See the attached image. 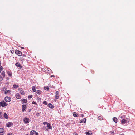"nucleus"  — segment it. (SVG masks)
Masks as SVG:
<instances>
[{
  "label": "nucleus",
  "instance_id": "1",
  "mask_svg": "<svg viewBox=\"0 0 135 135\" xmlns=\"http://www.w3.org/2000/svg\"><path fill=\"white\" fill-rule=\"evenodd\" d=\"M0 104L2 107H4L7 105L8 104L6 103L4 101H2L0 102Z\"/></svg>",
  "mask_w": 135,
  "mask_h": 135
},
{
  "label": "nucleus",
  "instance_id": "2",
  "mask_svg": "<svg viewBox=\"0 0 135 135\" xmlns=\"http://www.w3.org/2000/svg\"><path fill=\"white\" fill-rule=\"evenodd\" d=\"M15 53L19 56H21L22 55V52L18 50H16L15 51Z\"/></svg>",
  "mask_w": 135,
  "mask_h": 135
},
{
  "label": "nucleus",
  "instance_id": "3",
  "mask_svg": "<svg viewBox=\"0 0 135 135\" xmlns=\"http://www.w3.org/2000/svg\"><path fill=\"white\" fill-rule=\"evenodd\" d=\"M129 120L128 119H127L126 120L124 119H123L121 121V123L122 124H124L125 123L127 122H129Z\"/></svg>",
  "mask_w": 135,
  "mask_h": 135
},
{
  "label": "nucleus",
  "instance_id": "4",
  "mask_svg": "<svg viewBox=\"0 0 135 135\" xmlns=\"http://www.w3.org/2000/svg\"><path fill=\"white\" fill-rule=\"evenodd\" d=\"M5 100L6 102H9L11 100V99L10 97H6L5 98Z\"/></svg>",
  "mask_w": 135,
  "mask_h": 135
},
{
  "label": "nucleus",
  "instance_id": "5",
  "mask_svg": "<svg viewBox=\"0 0 135 135\" xmlns=\"http://www.w3.org/2000/svg\"><path fill=\"white\" fill-rule=\"evenodd\" d=\"M30 134L31 135H38V134L36 133L35 131L34 130L30 132Z\"/></svg>",
  "mask_w": 135,
  "mask_h": 135
},
{
  "label": "nucleus",
  "instance_id": "6",
  "mask_svg": "<svg viewBox=\"0 0 135 135\" xmlns=\"http://www.w3.org/2000/svg\"><path fill=\"white\" fill-rule=\"evenodd\" d=\"M23 121L25 123H29V119L28 118H24Z\"/></svg>",
  "mask_w": 135,
  "mask_h": 135
},
{
  "label": "nucleus",
  "instance_id": "7",
  "mask_svg": "<svg viewBox=\"0 0 135 135\" xmlns=\"http://www.w3.org/2000/svg\"><path fill=\"white\" fill-rule=\"evenodd\" d=\"M18 89L19 90H20V93L22 95H24L25 92L22 88H20Z\"/></svg>",
  "mask_w": 135,
  "mask_h": 135
},
{
  "label": "nucleus",
  "instance_id": "8",
  "mask_svg": "<svg viewBox=\"0 0 135 135\" xmlns=\"http://www.w3.org/2000/svg\"><path fill=\"white\" fill-rule=\"evenodd\" d=\"M4 129L3 128H0V133H2L1 134V135H3L4 134Z\"/></svg>",
  "mask_w": 135,
  "mask_h": 135
},
{
  "label": "nucleus",
  "instance_id": "9",
  "mask_svg": "<svg viewBox=\"0 0 135 135\" xmlns=\"http://www.w3.org/2000/svg\"><path fill=\"white\" fill-rule=\"evenodd\" d=\"M59 92L58 91H56L55 93V98L56 99H58L60 95L59 94Z\"/></svg>",
  "mask_w": 135,
  "mask_h": 135
},
{
  "label": "nucleus",
  "instance_id": "10",
  "mask_svg": "<svg viewBox=\"0 0 135 135\" xmlns=\"http://www.w3.org/2000/svg\"><path fill=\"white\" fill-rule=\"evenodd\" d=\"M27 108L26 105H22V111L24 112L25 109Z\"/></svg>",
  "mask_w": 135,
  "mask_h": 135
},
{
  "label": "nucleus",
  "instance_id": "11",
  "mask_svg": "<svg viewBox=\"0 0 135 135\" xmlns=\"http://www.w3.org/2000/svg\"><path fill=\"white\" fill-rule=\"evenodd\" d=\"M13 123H12L8 122L7 124V126L8 127H9L12 126Z\"/></svg>",
  "mask_w": 135,
  "mask_h": 135
},
{
  "label": "nucleus",
  "instance_id": "12",
  "mask_svg": "<svg viewBox=\"0 0 135 135\" xmlns=\"http://www.w3.org/2000/svg\"><path fill=\"white\" fill-rule=\"evenodd\" d=\"M16 97L17 99H19L20 98L21 96L18 93H17L16 95Z\"/></svg>",
  "mask_w": 135,
  "mask_h": 135
},
{
  "label": "nucleus",
  "instance_id": "13",
  "mask_svg": "<svg viewBox=\"0 0 135 135\" xmlns=\"http://www.w3.org/2000/svg\"><path fill=\"white\" fill-rule=\"evenodd\" d=\"M15 65L16 66H17L18 67H19V68H22L21 66L20 65V64L19 63L17 62V63H16L15 64Z\"/></svg>",
  "mask_w": 135,
  "mask_h": 135
},
{
  "label": "nucleus",
  "instance_id": "14",
  "mask_svg": "<svg viewBox=\"0 0 135 135\" xmlns=\"http://www.w3.org/2000/svg\"><path fill=\"white\" fill-rule=\"evenodd\" d=\"M48 129L51 130L52 129V127L51 126L50 124L49 123L47 124V126Z\"/></svg>",
  "mask_w": 135,
  "mask_h": 135
},
{
  "label": "nucleus",
  "instance_id": "15",
  "mask_svg": "<svg viewBox=\"0 0 135 135\" xmlns=\"http://www.w3.org/2000/svg\"><path fill=\"white\" fill-rule=\"evenodd\" d=\"M86 119L84 118L83 120H80V123H85L86 122Z\"/></svg>",
  "mask_w": 135,
  "mask_h": 135
},
{
  "label": "nucleus",
  "instance_id": "16",
  "mask_svg": "<svg viewBox=\"0 0 135 135\" xmlns=\"http://www.w3.org/2000/svg\"><path fill=\"white\" fill-rule=\"evenodd\" d=\"M47 106L51 108H53V106L52 104L51 103H49L48 104Z\"/></svg>",
  "mask_w": 135,
  "mask_h": 135
},
{
  "label": "nucleus",
  "instance_id": "17",
  "mask_svg": "<svg viewBox=\"0 0 135 135\" xmlns=\"http://www.w3.org/2000/svg\"><path fill=\"white\" fill-rule=\"evenodd\" d=\"M113 120L115 123H117V119L116 117H114L113 118Z\"/></svg>",
  "mask_w": 135,
  "mask_h": 135
},
{
  "label": "nucleus",
  "instance_id": "18",
  "mask_svg": "<svg viewBox=\"0 0 135 135\" xmlns=\"http://www.w3.org/2000/svg\"><path fill=\"white\" fill-rule=\"evenodd\" d=\"M73 115L75 117H78V115L76 112H74L73 113Z\"/></svg>",
  "mask_w": 135,
  "mask_h": 135
},
{
  "label": "nucleus",
  "instance_id": "19",
  "mask_svg": "<svg viewBox=\"0 0 135 135\" xmlns=\"http://www.w3.org/2000/svg\"><path fill=\"white\" fill-rule=\"evenodd\" d=\"M4 117L6 119H7L8 118V116L7 114L6 113H4Z\"/></svg>",
  "mask_w": 135,
  "mask_h": 135
},
{
  "label": "nucleus",
  "instance_id": "20",
  "mask_svg": "<svg viewBox=\"0 0 135 135\" xmlns=\"http://www.w3.org/2000/svg\"><path fill=\"white\" fill-rule=\"evenodd\" d=\"M36 93L37 94H40L41 93V91L39 90H37Z\"/></svg>",
  "mask_w": 135,
  "mask_h": 135
},
{
  "label": "nucleus",
  "instance_id": "21",
  "mask_svg": "<svg viewBox=\"0 0 135 135\" xmlns=\"http://www.w3.org/2000/svg\"><path fill=\"white\" fill-rule=\"evenodd\" d=\"M98 119L100 120H103V118L102 117L99 116L98 117Z\"/></svg>",
  "mask_w": 135,
  "mask_h": 135
},
{
  "label": "nucleus",
  "instance_id": "22",
  "mask_svg": "<svg viewBox=\"0 0 135 135\" xmlns=\"http://www.w3.org/2000/svg\"><path fill=\"white\" fill-rule=\"evenodd\" d=\"M22 101L23 102V103H26L27 102V100L25 99H23Z\"/></svg>",
  "mask_w": 135,
  "mask_h": 135
},
{
  "label": "nucleus",
  "instance_id": "23",
  "mask_svg": "<svg viewBox=\"0 0 135 135\" xmlns=\"http://www.w3.org/2000/svg\"><path fill=\"white\" fill-rule=\"evenodd\" d=\"M86 135H91L92 134V133L91 132L89 133V132H86Z\"/></svg>",
  "mask_w": 135,
  "mask_h": 135
},
{
  "label": "nucleus",
  "instance_id": "24",
  "mask_svg": "<svg viewBox=\"0 0 135 135\" xmlns=\"http://www.w3.org/2000/svg\"><path fill=\"white\" fill-rule=\"evenodd\" d=\"M32 90H33V91L34 92H35L36 91V89L35 87V86H33L32 88Z\"/></svg>",
  "mask_w": 135,
  "mask_h": 135
},
{
  "label": "nucleus",
  "instance_id": "25",
  "mask_svg": "<svg viewBox=\"0 0 135 135\" xmlns=\"http://www.w3.org/2000/svg\"><path fill=\"white\" fill-rule=\"evenodd\" d=\"M1 75H3L4 77L5 76V72L4 71H2L1 73Z\"/></svg>",
  "mask_w": 135,
  "mask_h": 135
},
{
  "label": "nucleus",
  "instance_id": "26",
  "mask_svg": "<svg viewBox=\"0 0 135 135\" xmlns=\"http://www.w3.org/2000/svg\"><path fill=\"white\" fill-rule=\"evenodd\" d=\"M44 130H45V131H48V128H46L45 126L44 127Z\"/></svg>",
  "mask_w": 135,
  "mask_h": 135
},
{
  "label": "nucleus",
  "instance_id": "27",
  "mask_svg": "<svg viewBox=\"0 0 135 135\" xmlns=\"http://www.w3.org/2000/svg\"><path fill=\"white\" fill-rule=\"evenodd\" d=\"M13 87L15 88H17L18 87V85L16 84H14L13 85Z\"/></svg>",
  "mask_w": 135,
  "mask_h": 135
},
{
  "label": "nucleus",
  "instance_id": "28",
  "mask_svg": "<svg viewBox=\"0 0 135 135\" xmlns=\"http://www.w3.org/2000/svg\"><path fill=\"white\" fill-rule=\"evenodd\" d=\"M44 89L45 90H48L49 89V88L48 86L45 87H44Z\"/></svg>",
  "mask_w": 135,
  "mask_h": 135
},
{
  "label": "nucleus",
  "instance_id": "29",
  "mask_svg": "<svg viewBox=\"0 0 135 135\" xmlns=\"http://www.w3.org/2000/svg\"><path fill=\"white\" fill-rule=\"evenodd\" d=\"M43 103L45 105H46L47 104V103L46 101H44L43 102Z\"/></svg>",
  "mask_w": 135,
  "mask_h": 135
},
{
  "label": "nucleus",
  "instance_id": "30",
  "mask_svg": "<svg viewBox=\"0 0 135 135\" xmlns=\"http://www.w3.org/2000/svg\"><path fill=\"white\" fill-rule=\"evenodd\" d=\"M110 132L111 133L110 134L111 135H114V132L113 131Z\"/></svg>",
  "mask_w": 135,
  "mask_h": 135
},
{
  "label": "nucleus",
  "instance_id": "31",
  "mask_svg": "<svg viewBox=\"0 0 135 135\" xmlns=\"http://www.w3.org/2000/svg\"><path fill=\"white\" fill-rule=\"evenodd\" d=\"M9 91V90H6L5 91L4 93L5 94H7L8 92Z\"/></svg>",
  "mask_w": 135,
  "mask_h": 135
},
{
  "label": "nucleus",
  "instance_id": "32",
  "mask_svg": "<svg viewBox=\"0 0 135 135\" xmlns=\"http://www.w3.org/2000/svg\"><path fill=\"white\" fill-rule=\"evenodd\" d=\"M43 123L44 125H45L46 124H47H47H48L49 123H48L47 122H44Z\"/></svg>",
  "mask_w": 135,
  "mask_h": 135
},
{
  "label": "nucleus",
  "instance_id": "33",
  "mask_svg": "<svg viewBox=\"0 0 135 135\" xmlns=\"http://www.w3.org/2000/svg\"><path fill=\"white\" fill-rule=\"evenodd\" d=\"M32 95H30L28 96V98H32Z\"/></svg>",
  "mask_w": 135,
  "mask_h": 135
},
{
  "label": "nucleus",
  "instance_id": "34",
  "mask_svg": "<svg viewBox=\"0 0 135 135\" xmlns=\"http://www.w3.org/2000/svg\"><path fill=\"white\" fill-rule=\"evenodd\" d=\"M3 68L2 66H0V70L2 71L3 70Z\"/></svg>",
  "mask_w": 135,
  "mask_h": 135
},
{
  "label": "nucleus",
  "instance_id": "35",
  "mask_svg": "<svg viewBox=\"0 0 135 135\" xmlns=\"http://www.w3.org/2000/svg\"><path fill=\"white\" fill-rule=\"evenodd\" d=\"M8 74L9 76H11L12 75V74L9 72H8Z\"/></svg>",
  "mask_w": 135,
  "mask_h": 135
},
{
  "label": "nucleus",
  "instance_id": "36",
  "mask_svg": "<svg viewBox=\"0 0 135 135\" xmlns=\"http://www.w3.org/2000/svg\"><path fill=\"white\" fill-rule=\"evenodd\" d=\"M3 79V78L1 77V76L0 75V81H2Z\"/></svg>",
  "mask_w": 135,
  "mask_h": 135
},
{
  "label": "nucleus",
  "instance_id": "37",
  "mask_svg": "<svg viewBox=\"0 0 135 135\" xmlns=\"http://www.w3.org/2000/svg\"><path fill=\"white\" fill-rule=\"evenodd\" d=\"M32 104H37L34 101H33L32 102Z\"/></svg>",
  "mask_w": 135,
  "mask_h": 135
},
{
  "label": "nucleus",
  "instance_id": "38",
  "mask_svg": "<svg viewBox=\"0 0 135 135\" xmlns=\"http://www.w3.org/2000/svg\"><path fill=\"white\" fill-rule=\"evenodd\" d=\"M7 135H14L12 133H8V134Z\"/></svg>",
  "mask_w": 135,
  "mask_h": 135
},
{
  "label": "nucleus",
  "instance_id": "39",
  "mask_svg": "<svg viewBox=\"0 0 135 135\" xmlns=\"http://www.w3.org/2000/svg\"><path fill=\"white\" fill-rule=\"evenodd\" d=\"M73 135H78V134L76 133H74L73 134Z\"/></svg>",
  "mask_w": 135,
  "mask_h": 135
},
{
  "label": "nucleus",
  "instance_id": "40",
  "mask_svg": "<svg viewBox=\"0 0 135 135\" xmlns=\"http://www.w3.org/2000/svg\"><path fill=\"white\" fill-rule=\"evenodd\" d=\"M21 48L22 49H24V48L23 47H21Z\"/></svg>",
  "mask_w": 135,
  "mask_h": 135
},
{
  "label": "nucleus",
  "instance_id": "41",
  "mask_svg": "<svg viewBox=\"0 0 135 135\" xmlns=\"http://www.w3.org/2000/svg\"><path fill=\"white\" fill-rule=\"evenodd\" d=\"M2 113V112H0V114H1Z\"/></svg>",
  "mask_w": 135,
  "mask_h": 135
},
{
  "label": "nucleus",
  "instance_id": "42",
  "mask_svg": "<svg viewBox=\"0 0 135 135\" xmlns=\"http://www.w3.org/2000/svg\"><path fill=\"white\" fill-rule=\"evenodd\" d=\"M120 135H124V134H120Z\"/></svg>",
  "mask_w": 135,
  "mask_h": 135
},
{
  "label": "nucleus",
  "instance_id": "43",
  "mask_svg": "<svg viewBox=\"0 0 135 135\" xmlns=\"http://www.w3.org/2000/svg\"><path fill=\"white\" fill-rule=\"evenodd\" d=\"M1 62H0V65H1Z\"/></svg>",
  "mask_w": 135,
  "mask_h": 135
}]
</instances>
